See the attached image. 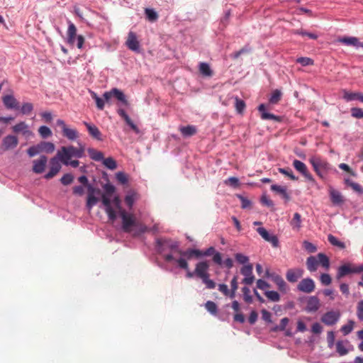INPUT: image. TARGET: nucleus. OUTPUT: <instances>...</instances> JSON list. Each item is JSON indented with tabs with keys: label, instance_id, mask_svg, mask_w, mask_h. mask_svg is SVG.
Masks as SVG:
<instances>
[{
	"label": "nucleus",
	"instance_id": "31",
	"mask_svg": "<svg viewBox=\"0 0 363 363\" xmlns=\"http://www.w3.org/2000/svg\"><path fill=\"white\" fill-rule=\"evenodd\" d=\"M157 245L160 247L164 245H167L171 250H178V243L177 242H172L169 240H163L161 239H158L157 240Z\"/></svg>",
	"mask_w": 363,
	"mask_h": 363
},
{
	"label": "nucleus",
	"instance_id": "29",
	"mask_svg": "<svg viewBox=\"0 0 363 363\" xmlns=\"http://www.w3.org/2000/svg\"><path fill=\"white\" fill-rule=\"evenodd\" d=\"M199 72L204 77H211L213 74L209 65L206 62H201L199 64Z\"/></svg>",
	"mask_w": 363,
	"mask_h": 363
},
{
	"label": "nucleus",
	"instance_id": "33",
	"mask_svg": "<svg viewBox=\"0 0 363 363\" xmlns=\"http://www.w3.org/2000/svg\"><path fill=\"white\" fill-rule=\"evenodd\" d=\"M62 135L70 140H74L78 138V132L75 129L68 127L62 132Z\"/></svg>",
	"mask_w": 363,
	"mask_h": 363
},
{
	"label": "nucleus",
	"instance_id": "45",
	"mask_svg": "<svg viewBox=\"0 0 363 363\" xmlns=\"http://www.w3.org/2000/svg\"><path fill=\"white\" fill-rule=\"evenodd\" d=\"M265 296L272 301H279L280 300V296L278 292L275 291H267L264 293Z\"/></svg>",
	"mask_w": 363,
	"mask_h": 363
},
{
	"label": "nucleus",
	"instance_id": "46",
	"mask_svg": "<svg viewBox=\"0 0 363 363\" xmlns=\"http://www.w3.org/2000/svg\"><path fill=\"white\" fill-rule=\"evenodd\" d=\"M135 228H136L135 232L134 233L135 235H140L142 233L148 232L149 230V228L145 225L138 221Z\"/></svg>",
	"mask_w": 363,
	"mask_h": 363
},
{
	"label": "nucleus",
	"instance_id": "60",
	"mask_svg": "<svg viewBox=\"0 0 363 363\" xmlns=\"http://www.w3.org/2000/svg\"><path fill=\"white\" fill-rule=\"evenodd\" d=\"M240 272L245 277H249L250 275L252 274V264L244 265L241 268Z\"/></svg>",
	"mask_w": 363,
	"mask_h": 363
},
{
	"label": "nucleus",
	"instance_id": "32",
	"mask_svg": "<svg viewBox=\"0 0 363 363\" xmlns=\"http://www.w3.org/2000/svg\"><path fill=\"white\" fill-rule=\"evenodd\" d=\"M301 216L298 213H295L294 217L290 222L291 225L294 230H298L301 228Z\"/></svg>",
	"mask_w": 363,
	"mask_h": 363
},
{
	"label": "nucleus",
	"instance_id": "51",
	"mask_svg": "<svg viewBox=\"0 0 363 363\" xmlns=\"http://www.w3.org/2000/svg\"><path fill=\"white\" fill-rule=\"evenodd\" d=\"M112 203L116 208L119 213V215L121 214V211H125L124 209H123L121 206V201L118 196H115L112 200Z\"/></svg>",
	"mask_w": 363,
	"mask_h": 363
},
{
	"label": "nucleus",
	"instance_id": "57",
	"mask_svg": "<svg viewBox=\"0 0 363 363\" xmlns=\"http://www.w3.org/2000/svg\"><path fill=\"white\" fill-rule=\"evenodd\" d=\"M116 178L117 181L122 184H125L128 182V177L123 172H117L116 174Z\"/></svg>",
	"mask_w": 363,
	"mask_h": 363
},
{
	"label": "nucleus",
	"instance_id": "43",
	"mask_svg": "<svg viewBox=\"0 0 363 363\" xmlns=\"http://www.w3.org/2000/svg\"><path fill=\"white\" fill-rule=\"evenodd\" d=\"M279 172L282 174L289 177L293 181L298 180V177L294 174L292 170L290 168H279Z\"/></svg>",
	"mask_w": 363,
	"mask_h": 363
},
{
	"label": "nucleus",
	"instance_id": "22",
	"mask_svg": "<svg viewBox=\"0 0 363 363\" xmlns=\"http://www.w3.org/2000/svg\"><path fill=\"white\" fill-rule=\"evenodd\" d=\"M179 253L182 256L186 257L188 259H191L192 257H200L203 256L202 251L195 249H189L186 251L178 250Z\"/></svg>",
	"mask_w": 363,
	"mask_h": 363
},
{
	"label": "nucleus",
	"instance_id": "9",
	"mask_svg": "<svg viewBox=\"0 0 363 363\" xmlns=\"http://www.w3.org/2000/svg\"><path fill=\"white\" fill-rule=\"evenodd\" d=\"M18 144V138L15 135H9L4 138L1 143L4 150L14 149Z\"/></svg>",
	"mask_w": 363,
	"mask_h": 363
},
{
	"label": "nucleus",
	"instance_id": "62",
	"mask_svg": "<svg viewBox=\"0 0 363 363\" xmlns=\"http://www.w3.org/2000/svg\"><path fill=\"white\" fill-rule=\"evenodd\" d=\"M33 109V106L31 103H25L21 106V111L23 114H29Z\"/></svg>",
	"mask_w": 363,
	"mask_h": 363
},
{
	"label": "nucleus",
	"instance_id": "37",
	"mask_svg": "<svg viewBox=\"0 0 363 363\" xmlns=\"http://www.w3.org/2000/svg\"><path fill=\"white\" fill-rule=\"evenodd\" d=\"M354 325V322L352 320H348L347 323L342 325L340 328V331L343 333L344 335H347L350 334Z\"/></svg>",
	"mask_w": 363,
	"mask_h": 363
},
{
	"label": "nucleus",
	"instance_id": "8",
	"mask_svg": "<svg viewBox=\"0 0 363 363\" xmlns=\"http://www.w3.org/2000/svg\"><path fill=\"white\" fill-rule=\"evenodd\" d=\"M315 282L311 278H306L302 279L297 286L298 291L310 294L315 289Z\"/></svg>",
	"mask_w": 363,
	"mask_h": 363
},
{
	"label": "nucleus",
	"instance_id": "47",
	"mask_svg": "<svg viewBox=\"0 0 363 363\" xmlns=\"http://www.w3.org/2000/svg\"><path fill=\"white\" fill-rule=\"evenodd\" d=\"M42 146H43V151L45 152L46 153H52L55 150V145L52 143L50 142H42Z\"/></svg>",
	"mask_w": 363,
	"mask_h": 363
},
{
	"label": "nucleus",
	"instance_id": "50",
	"mask_svg": "<svg viewBox=\"0 0 363 363\" xmlns=\"http://www.w3.org/2000/svg\"><path fill=\"white\" fill-rule=\"evenodd\" d=\"M103 189L105 191L102 195H107L108 196H112L116 191V188L113 185L110 184H106L103 186Z\"/></svg>",
	"mask_w": 363,
	"mask_h": 363
},
{
	"label": "nucleus",
	"instance_id": "14",
	"mask_svg": "<svg viewBox=\"0 0 363 363\" xmlns=\"http://www.w3.org/2000/svg\"><path fill=\"white\" fill-rule=\"evenodd\" d=\"M329 195L333 205L337 206L344 203L345 200L342 194L333 187L329 189Z\"/></svg>",
	"mask_w": 363,
	"mask_h": 363
},
{
	"label": "nucleus",
	"instance_id": "56",
	"mask_svg": "<svg viewBox=\"0 0 363 363\" xmlns=\"http://www.w3.org/2000/svg\"><path fill=\"white\" fill-rule=\"evenodd\" d=\"M298 63H300L302 66L313 65V60L311 58L306 57H301L296 60Z\"/></svg>",
	"mask_w": 363,
	"mask_h": 363
},
{
	"label": "nucleus",
	"instance_id": "25",
	"mask_svg": "<svg viewBox=\"0 0 363 363\" xmlns=\"http://www.w3.org/2000/svg\"><path fill=\"white\" fill-rule=\"evenodd\" d=\"M258 110L261 112V118L263 120H275L278 121L279 117L269 113L265 112V106L262 104L259 106Z\"/></svg>",
	"mask_w": 363,
	"mask_h": 363
},
{
	"label": "nucleus",
	"instance_id": "58",
	"mask_svg": "<svg viewBox=\"0 0 363 363\" xmlns=\"http://www.w3.org/2000/svg\"><path fill=\"white\" fill-rule=\"evenodd\" d=\"M295 34L301 35L302 36H308L311 39L316 40L318 38V35L315 33H308L303 30H296L294 31Z\"/></svg>",
	"mask_w": 363,
	"mask_h": 363
},
{
	"label": "nucleus",
	"instance_id": "17",
	"mask_svg": "<svg viewBox=\"0 0 363 363\" xmlns=\"http://www.w3.org/2000/svg\"><path fill=\"white\" fill-rule=\"evenodd\" d=\"M320 307L319 299L316 296H311L307 301L306 310L308 312H315Z\"/></svg>",
	"mask_w": 363,
	"mask_h": 363
},
{
	"label": "nucleus",
	"instance_id": "10",
	"mask_svg": "<svg viewBox=\"0 0 363 363\" xmlns=\"http://www.w3.org/2000/svg\"><path fill=\"white\" fill-rule=\"evenodd\" d=\"M48 162V157L45 155H41L38 160L33 161V171L36 174H41L44 172Z\"/></svg>",
	"mask_w": 363,
	"mask_h": 363
},
{
	"label": "nucleus",
	"instance_id": "27",
	"mask_svg": "<svg viewBox=\"0 0 363 363\" xmlns=\"http://www.w3.org/2000/svg\"><path fill=\"white\" fill-rule=\"evenodd\" d=\"M306 266L307 269L310 272H315L318 266V261L317 258L314 256H310L309 257H308L306 260Z\"/></svg>",
	"mask_w": 363,
	"mask_h": 363
},
{
	"label": "nucleus",
	"instance_id": "38",
	"mask_svg": "<svg viewBox=\"0 0 363 363\" xmlns=\"http://www.w3.org/2000/svg\"><path fill=\"white\" fill-rule=\"evenodd\" d=\"M103 164L105 167L111 170H113L117 167L116 162L112 157H107L106 159L104 158Z\"/></svg>",
	"mask_w": 363,
	"mask_h": 363
},
{
	"label": "nucleus",
	"instance_id": "39",
	"mask_svg": "<svg viewBox=\"0 0 363 363\" xmlns=\"http://www.w3.org/2000/svg\"><path fill=\"white\" fill-rule=\"evenodd\" d=\"M335 346H336V351L340 355V356H343V355H345L348 353V350H347V348L345 347V345H344V342L342 340H338L336 344H335Z\"/></svg>",
	"mask_w": 363,
	"mask_h": 363
},
{
	"label": "nucleus",
	"instance_id": "19",
	"mask_svg": "<svg viewBox=\"0 0 363 363\" xmlns=\"http://www.w3.org/2000/svg\"><path fill=\"white\" fill-rule=\"evenodd\" d=\"M343 99L347 101L359 100L363 103V94L360 92H350L343 90Z\"/></svg>",
	"mask_w": 363,
	"mask_h": 363
},
{
	"label": "nucleus",
	"instance_id": "24",
	"mask_svg": "<svg viewBox=\"0 0 363 363\" xmlns=\"http://www.w3.org/2000/svg\"><path fill=\"white\" fill-rule=\"evenodd\" d=\"M339 41L346 45L354 46L359 48L360 46V42L356 37H344L339 40Z\"/></svg>",
	"mask_w": 363,
	"mask_h": 363
},
{
	"label": "nucleus",
	"instance_id": "21",
	"mask_svg": "<svg viewBox=\"0 0 363 363\" xmlns=\"http://www.w3.org/2000/svg\"><path fill=\"white\" fill-rule=\"evenodd\" d=\"M350 273H354V269L350 264L342 265L338 268L336 278L340 279Z\"/></svg>",
	"mask_w": 363,
	"mask_h": 363
},
{
	"label": "nucleus",
	"instance_id": "59",
	"mask_svg": "<svg viewBox=\"0 0 363 363\" xmlns=\"http://www.w3.org/2000/svg\"><path fill=\"white\" fill-rule=\"evenodd\" d=\"M111 196H108L107 195L101 196V202L105 207V210L108 208H113V207L111 206Z\"/></svg>",
	"mask_w": 363,
	"mask_h": 363
},
{
	"label": "nucleus",
	"instance_id": "53",
	"mask_svg": "<svg viewBox=\"0 0 363 363\" xmlns=\"http://www.w3.org/2000/svg\"><path fill=\"white\" fill-rule=\"evenodd\" d=\"M335 335L333 331H328L327 333L328 347L332 349L335 345Z\"/></svg>",
	"mask_w": 363,
	"mask_h": 363
},
{
	"label": "nucleus",
	"instance_id": "23",
	"mask_svg": "<svg viewBox=\"0 0 363 363\" xmlns=\"http://www.w3.org/2000/svg\"><path fill=\"white\" fill-rule=\"evenodd\" d=\"M271 190L273 191L277 192V194H280L284 199H285L286 201H289L290 199V196L289 194L286 191V187L282 186L277 184H273L271 186Z\"/></svg>",
	"mask_w": 363,
	"mask_h": 363
},
{
	"label": "nucleus",
	"instance_id": "55",
	"mask_svg": "<svg viewBox=\"0 0 363 363\" xmlns=\"http://www.w3.org/2000/svg\"><path fill=\"white\" fill-rule=\"evenodd\" d=\"M303 247L307 252H308L310 253L315 252L317 250V247L315 245H314L313 243H311L308 241H306V240L303 241Z\"/></svg>",
	"mask_w": 363,
	"mask_h": 363
},
{
	"label": "nucleus",
	"instance_id": "16",
	"mask_svg": "<svg viewBox=\"0 0 363 363\" xmlns=\"http://www.w3.org/2000/svg\"><path fill=\"white\" fill-rule=\"evenodd\" d=\"M3 103L7 108H18V102L13 95H5L2 98Z\"/></svg>",
	"mask_w": 363,
	"mask_h": 363
},
{
	"label": "nucleus",
	"instance_id": "15",
	"mask_svg": "<svg viewBox=\"0 0 363 363\" xmlns=\"http://www.w3.org/2000/svg\"><path fill=\"white\" fill-rule=\"evenodd\" d=\"M117 113L118 114L122 117L124 121H125V123H127V125H128L130 128L135 133H140V130L139 128L137 127L136 125H135L133 123V122L132 121V120L130 118V117L128 116V115L125 113V111L123 109V108H118V111H117Z\"/></svg>",
	"mask_w": 363,
	"mask_h": 363
},
{
	"label": "nucleus",
	"instance_id": "11",
	"mask_svg": "<svg viewBox=\"0 0 363 363\" xmlns=\"http://www.w3.org/2000/svg\"><path fill=\"white\" fill-rule=\"evenodd\" d=\"M303 274V270L300 268L290 269L286 272V279L291 283L296 282Z\"/></svg>",
	"mask_w": 363,
	"mask_h": 363
},
{
	"label": "nucleus",
	"instance_id": "7",
	"mask_svg": "<svg viewBox=\"0 0 363 363\" xmlns=\"http://www.w3.org/2000/svg\"><path fill=\"white\" fill-rule=\"evenodd\" d=\"M293 167L307 180L310 182H313L314 180L312 174L309 172L307 166L303 162L298 160H294L293 162Z\"/></svg>",
	"mask_w": 363,
	"mask_h": 363
},
{
	"label": "nucleus",
	"instance_id": "28",
	"mask_svg": "<svg viewBox=\"0 0 363 363\" xmlns=\"http://www.w3.org/2000/svg\"><path fill=\"white\" fill-rule=\"evenodd\" d=\"M13 131L16 133H22L23 135H27L30 133V131L28 130V127L25 122H20L15 125L13 127Z\"/></svg>",
	"mask_w": 363,
	"mask_h": 363
},
{
	"label": "nucleus",
	"instance_id": "6",
	"mask_svg": "<svg viewBox=\"0 0 363 363\" xmlns=\"http://www.w3.org/2000/svg\"><path fill=\"white\" fill-rule=\"evenodd\" d=\"M340 318L339 311H330L323 314L320 320L326 325H333L339 320Z\"/></svg>",
	"mask_w": 363,
	"mask_h": 363
},
{
	"label": "nucleus",
	"instance_id": "5",
	"mask_svg": "<svg viewBox=\"0 0 363 363\" xmlns=\"http://www.w3.org/2000/svg\"><path fill=\"white\" fill-rule=\"evenodd\" d=\"M60 162H61L60 158L58 156V152H57L56 156L51 158L50 160V171L45 175V179H52L60 171L62 167Z\"/></svg>",
	"mask_w": 363,
	"mask_h": 363
},
{
	"label": "nucleus",
	"instance_id": "36",
	"mask_svg": "<svg viewBox=\"0 0 363 363\" xmlns=\"http://www.w3.org/2000/svg\"><path fill=\"white\" fill-rule=\"evenodd\" d=\"M328 240L331 245L338 247L340 249H344L345 247L344 242L340 241L336 237L331 234L328 235Z\"/></svg>",
	"mask_w": 363,
	"mask_h": 363
},
{
	"label": "nucleus",
	"instance_id": "52",
	"mask_svg": "<svg viewBox=\"0 0 363 363\" xmlns=\"http://www.w3.org/2000/svg\"><path fill=\"white\" fill-rule=\"evenodd\" d=\"M74 181V177L72 174H65L62 176V177L60 179V182L63 185H69L72 184Z\"/></svg>",
	"mask_w": 363,
	"mask_h": 363
},
{
	"label": "nucleus",
	"instance_id": "2",
	"mask_svg": "<svg viewBox=\"0 0 363 363\" xmlns=\"http://www.w3.org/2000/svg\"><path fill=\"white\" fill-rule=\"evenodd\" d=\"M84 150L83 147L77 148L73 145L67 147L63 146L57 151L58 156L62 164H67V160H71L72 157L81 158L83 157Z\"/></svg>",
	"mask_w": 363,
	"mask_h": 363
},
{
	"label": "nucleus",
	"instance_id": "61",
	"mask_svg": "<svg viewBox=\"0 0 363 363\" xmlns=\"http://www.w3.org/2000/svg\"><path fill=\"white\" fill-rule=\"evenodd\" d=\"M351 115L356 118H362L363 110L360 108H351Z\"/></svg>",
	"mask_w": 363,
	"mask_h": 363
},
{
	"label": "nucleus",
	"instance_id": "63",
	"mask_svg": "<svg viewBox=\"0 0 363 363\" xmlns=\"http://www.w3.org/2000/svg\"><path fill=\"white\" fill-rule=\"evenodd\" d=\"M320 280L325 286L330 284L332 281L331 277L328 274H322Z\"/></svg>",
	"mask_w": 363,
	"mask_h": 363
},
{
	"label": "nucleus",
	"instance_id": "41",
	"mask_svg": "<svg viewBox=\"0 0 363 363\" xmlns=\"http://www.w3.org/2000/svg\"><path fill=\"white\" fill-rule=\"evenodd\" d=\"M99 201V199L95 196V195H87V200L86 206L91 211L94 206H95Z\"/></svg>",
	"mask_w": 363,
	"mask_h": 363
},
{
	"label": "nucleus",
	"instance_id": "49",
	"mask_svg": "<svg viewBox=\"0 0 363 363\" xmlns=\"http://www.w3.org/2000/svg\"><path fill=\"white\" fill-rule=\"evenodd\" d=\"M242 291L243 294V299L247 303H251L252 302V297L250 295V290L248 287L245 286L242 289Z\"/></svg>",
	"mask_w": 363,
	"mask_h": 363
},
{
	"label": "nucleus",
	"instance_id": "40",
	"mask_svg": "<svg viewBox=\"0 0 363 363\" xmlns=\"http://www.w3.org/2000/svg\"><path fill=\"white\" fill-rule=\"evenodd\" d=\"M235 107L238 113H242L245 108V103L243 100L239 99L238 96L235 98Z\"/></svg>",
	"mask_w": 363,
	"mask_h": 363
},
{
	"label": "nucleus",
	"instance_id": "13",
	"mask_svg": "<svg viewBox=\"0 0 363 363\" xmlns=\"http://www.w3.org/2000/svg\"><path fill=\"white\" fill-rule=\"evenodd\" d=\"M83 123L86 126V128H87L89 134L93 138H94V139H96L97 140H99V141L103 140L102 133H101V132L99 130V129L95 125L89 123H87L86 121H84Z\"/></svg>",
	"mask_w": 363,
	"mask_h": 363
},
{
	"label": "nucleus",
	"instance_id": "20",
	"mask_svg": "<svg viewBox=\"0 0 363 363\" xmlns=\"http://www.w3.org/2000/svg\"><path fill=\"white\" fill-rule=\"evenodd\" d=\"M113 97H115L118 101H120L124 106H129V102L126 99L124 93L117 88L112 89Z\"/></svg>",
	"mask_w": 363,
	"mask_h": 363
},
{
	"label": "nucleus",
	"instance_id": "35",
	"mask_svg": "<svg viewBox=\"0 0 363 363\" xmlns=\"http://www.w3.org/2000/svg\"><path fill=\"white\" fill-rule=\"evenodd\" d=\"M318 261V264H321L322 267L325 269H328L330 267V261L328 257L323 253H318L315 257Z\"/></svg>",
	"mask_w": 363,
	"mask_h": 363
},
{
	"label": "nucleus",
	"instance_id": "34",
	"mask_svg": "<svg viewBox=\"0 0 363 363\" xmlns=\"http://www.w3.org/2000/svg\"><path fill=\"white\" fill-rule=\"evenodd\" d=\"M282 96V93L279 89H275L272 91L269 101L272 104H277L279 102Z\"/></svg>",
	"mask_w": 363,
	"mask_h": 363
},
{
	"label": "nucleus",
	"instance_id": "18",
	"mask_svg": "<svg viewBox=\"0 0 363 363\" xmlns=\"http://www.w3.org/2000/svg\"><path fill=\"white\" fill-rule=\"evenodd\" d=\"M179 131L183 137L188 138L197 133V128L195 125H188L179 127Z\"/></svg>",
	"mask_w": 363,
	"mask_h": 363
},
{
	"label": "nucleus",
	"instance_id": "4",
	"mask_svg": "<svg viewBox=\"0 0 363 363\" xmlns=\"http://www.w3.org/2000/svg\"><path fill=\"white\" fill-rule=\"evenodd\" d=\"M120 216L122 219V229L125 233H130L132 227L136 225V219L133 214L128 213L126 211H121Z\"/></svg>",
	"mask_w": 363,
	"mask_h": 363
},
{
	"label": "nucleus",
	"instance_id": "1",
	"mask_svg": "<svg viewBox=\"0 0 363 363\" xmlns=\"http://www.w3.org/2000/svg\"><path fill=\"white\" fill-rule=\"evenodd\" d=\"M208 270L209 264L208 262H199L196 264L195 276L202 280L203 283L206 284L207 289H213L216 287V283L212 279H210Z\"/></svg>",
	"mask_w": 363,
	"mask_h": 363
},
{
	"label": "nucleus",
	"instance_id": "30",
	"mask_svg": "<svg viewBox=\"0 0 363 363\" xmlns=\"http://www.w3.org/2000/svg\"><path fill=\"white\" fill-rule=\"evenodd\" d=\"M88 153L89 157L94 161H101L104 160V154L102 152L96 150L94 148H89Z\"/></svg>",
	"mask_w": 363,
	"mask_h": 363
},
{
	"label": "nucleus",
	"instance_id": "64",
	"mask_svg": "<svg viewBox=\"0 0 363 363\" xmlns=\"http://www.w3.org/2000/svg\"><path fill=\"white\" fill-rule=\"evenodd\" d=\"M357 315L360 320H363V300L360 301L357 304Z\"/></svg>",
	"mask_w": 363,
	"mask_h": 363
},
{
	"label": "nucleus",
	"instance_id": "44",
	"mask_svg": "<svg viewBox=\"0 0 363 363\" xmlns=\"http://www.w3.org/2000/svg\"><path fill=\"white\" fill-rule=\"evenodd\" d=\"M38 133L43 138H47L52 135L51 130L45 125L40 126Z\"/></svg>",
	"mask_w": 363,
	"mask_h": 363
},
{
	"label": "nucleus",
	"instance_id": "54",
	"mask_svg": "<svg viewBox=\"0 0 363 363\" xmlns=\"http://www.w3.org/2000/svg\"><path fill=\"white\" fill-rule=\"evenodd\" d=\"M135 193H130L127 194L125 197V202L130 208L133 206L135 201Z\"/></svg>",
	"mask_w": 363,
	"mask_h": 363
},
{
	"label": "nucleus",
	"instance_id": "26",
	"mask_svg": "<svg viewBox=\"0 0 363 363\" xmlns=\"http://www.w3.org/2000/svg\"><path fill=\"white\" fill-rule=\"evenodd\" d=\"M271 277L280 291H284L286 290V284L280 275L273 274L271 275Z\"/></svg>",
	"mask_w": 363,
	"mask_h": 363
},
{
	"label": "nucleus",
	"instance_id": "42",
	"mask_svg": "<svg viewBox=\"0 0 363 363\" xmlns=\"http://www.w3.org/2000/svg\"><path fill=\"white\" fill-rule=\"evenodd\" d=\"M145 13L147 18L151 22L156 21L158 19V14L152 9H146Z\"/></svg>",
	"mask_w": 363,
	"mask_h": 363
},
{
	"label": "nucleus",
	"instance_id": "3",
	"mask_svg": "<svg viewBox=\"0 0 363 363\" xmlns=\"http://www.w3.org/2000/svg\"><path fill=\"white\" fill-rule=\"evenodd\" d=\"M313 170L318 177L323 178L330 169V164L324 159L318 156H313L309 159Z\"/></svg>",
	"mask_w": 363,
	"mask_h": 363
},
{
	"label": "nucleus",
	"instance_id": "12",
	"mask_svg": "<svg viewBox=\"0 0 363 363\" xmlns=\"http://www.w3.org/2000/svg\"><path fill=\"white\" fill-rule=\"evenodd\" d=\"M125 44L130 50L139 51L140 45L135 33L129 32Z\"/></svg>",
	"mask_w": 363,
	"mask_h": 363
},
{
	"label": "nucleus",
	"instance_id": "48",
	"mask_svg": "<svg viewBox=\"0 0 363 363\" xmlns=\"http://www.w3.org/2000/svg\"><path fill=\"white\" fill-rule=\"evenodd\" d=\"M205 308L211 314L216 315V313H217V306H216V304L213 301H208L205 303Z\"/></svg>",
	"mask_w": 363,
	"mask_h": 363
}]
</instances>
